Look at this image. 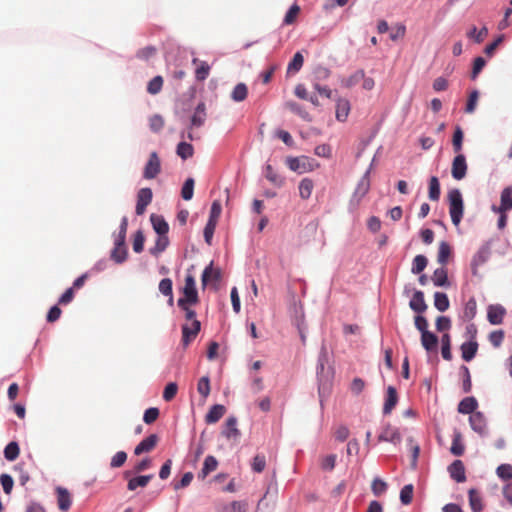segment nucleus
I'll use <instances>...</instances> for the list:
<instances>
[{
  "mask_svg": "<svg viewBox=\"0 0 512 512\" xmlns=\"http://www.w3.org/2000/svg\"><path fill=\"white\" fill-rule=\"evenodd\" d=\"M194 183L195 182L193 178H187L185 180L181 189V197L184 200L189 201L192 199L194 193Z\"/></svg>",
  "mask_w": 512,
  "mask_h": 512,
  "instance_id": "obj_47",
  "label": "nucleus"
},
{
  "mask_svg": "<svg viewBox=\"0 0 512 512\" xmlns=\"http://www.w3.org/2000/svg\"><path fill=\"white\" fill-rule=\"evenodd\" d=\"M153 229L159 235H167L169 231L168 223L160 215L152 214L150 217Z\"/></svg>",
  "mask_w": 512,
  "mask_h": 512,
  "instance_id": "obj_25",
  "label": "nucleus"
},
{
  "mask_svg": "<svg viewBox=\"0 0 512 512\" xmlns=\"http://www.w3.org/2000/svg\"><path fill=\"white\" fill-rule=\"evenodd\" d=\"M172 286H173V284H172V280L170 278L162 279L158 286L160 293L163 294L164 296L168 297V303L170 305H173V301H174Z\"/></svg>",
  "mask_w": 512,
  "mask_h": 512,
  "instance_id": "obj_35",
  "label": "nucleus"
},
{
  "mask_svg": "<svg viewBox=\"0 0 512 512\" xmlns=\"http://www.w3.org/2000/svg\"><path fill=\"white\" fill-rule=\"evenodd\" d=\"M57 501L58 507L61 511H68L72 504L71 496L67 489L58 487L57 488Z\"/></svg>",
  "mask_w": 512,
  "mask_h": 512,
  "instance_id": "obj_23",
  "label": "nucleus"
},
{
  "mask_svg": "<svg viewBox=\"0 0 512 512\" xmlns=\"http://www.w3.org/2000/svg\"><path fill=\"white\" fill-rule=\"evenodd\" d=\"M400 433L393 427L387 426L384 431L379 435L380 441L396 442L400 441Z\"/></svg>",
  "mask_w": 512,
  "mask_h": 512,
  "instance_id": "obj_41",
  "label": "nucleus"
},
{
  "mask_svg": "<svg viewBox=\"0 0 512 512\" xmlns=\"http://www.w3.org/2000/svg\"><path fill=\"white\" fill-rule=\"evenodd\" d=\"M299 12L300 7L296 3L292 4L285 13L283 23L292 24Z\"/></svg>",
  "mask_w": 512,
  "mask_h": 512,
  "instance_id": "obj_57",
  "label": "nucleus"
},
{
  "mask_svg": "<svg viewBox=\"0 0 512 512\" xmlns=\"http://www.w3.org/2000/svg\"><path fill=\"white\" fill-rule=\"evenodd\" d=\"M177 305L185 312V318L188 321H194L196 319V312L190 308L192 304L185 303L183 300H178Z\"/></svg>",
  "mask_w": 512,
  "mask_h": 512,
  "instance_id": "obj_59",
  "label": "nucleus"
},
{
  "mask_svg": "<svg viewBox=\"0 0 512 512\" xmlns=\"http://www.w3.org/2000/svg\"><path fill=\"white\" fill-rule=\"evenodd\" d=\"M158 442V436L156 434H151L145 439H143L134 449L135 455H141L143 453H148L152 451Z\"/></svg>",
  "mask_w": 512,
  "mask_h": 512,
  "instance_id": "obj_13",
  "label": "nucleus"
},
{
  "mask_svg": "<svg viewBox=\"0 0 512 512\" xmlns=\"http://www.w3.org/2000/svg\"><path fill=\"white\" fill-rule=\"evenodd\" d=\"M159 409L156 407L148 408L143 415V421L146 424L154 423L159 417Z\"/></svg>",
  "mask_w": 512,
  "mask_h": 512,
  "instance_id": "obj_62",
  "label": "nucleus"
},
{
  "mask_svg": "<svg viewBox=\"0 0 512 512\" xmlns=\"http://www.w3.org/2000/svg\"><path fill=\"white\" fill-rule=\"evenodd\" d=\"M471 428L480 435L487 433L486 419L482 412H475L469 417Z\"/></svg>",
  "mask_w": 512,
  "mask_h": 512,
  "instance_id": "obj_12",
  "label": "nucleus"
},
{
  "mask_svg": "<svg viewBox=\"0 0 512 512\" xmlns=\"http://www.w3.org/2000/svg\"><path fill=\"white\" fill-rule=\"evenodd\" d=\"M477 312V303L474 298H470L464 307L463 317L467 320H472Z\"/></svg>",
  "mask_w": 512,
  "mask_h": 512,
  "instance_id": "obj_51",
  "label": "nucleus"
},
{
  "mask_svg": "<svg viewBox=\"0 0 512 512\" xmlns=\"http://www.w3.org/2000/svg\"><path fill=\"white\" fill-rule=\"evenodd\" d=\"M222 436L228 440H236L240 437V431L237 428V418L234 416H230L226 419L222 432Z\"/></svg>",
  "mask_w": 512,
  "mask_h": 512,
  "instance_id": "obj_9",
  "label": "nucleus"
},
{
  "mask_svg": "<svg viewBox=\"0 0 512 512\" xmlns=\"http://www.w3.org/2000/svg\"><path fill=\"white\" fill-rule=\"evenodd\" d=\"M449 299L448 296L443 292H435L434 294V306L440 311L444 312L449 308Z\"/></svg>",
  "mask_w": 512,
  "mask_h": 512,
  "instance_id": "obj_39",
  "label": "nucleus"
},
{
  "mask_svg": "<svg viewBox=\"0 0 512 512\" xmlns=\"http://www.w3.org/2000/svg\"><path fill=\"white\" fill-rule=\"evenodd\" d=\"M465 451V445L462 440V434L455 430L452 440L450 452L455 456H462Z\"/></svg>",
  "mask_w": 512,
  "mask_h": 512,
  "instance_id": "obj_28",
  "label": "nucleus"
},
{
  "mask_svg": "<svg viewBox=\"0 0 512 512\" xmlns=\"http://www.w3.org/2000/svg\"><path fill=\"white\" fill-rule=\"evenodd\" d=\"M176 153L180 158H182L183 160H186L193 156L194 148H193L192 144H190V143L180 142L177 145Z\"/></svg>",
  "mask_w": 512,
  "mask_h": 512,
  "instance_id": "obj_42",
  "label": "nucleus"
},
{
  "mask_svg": "<svg viewBox=\"0 0 512 512\" xmlns=\"http://www.w3.org/2000/svg\"><path fill=\"white\" fill-rule=\"evenodd\" d=\"M327 362L326 358V349L325 347L322 348L321 355L318 360L317 365V375L319 379V397L320 401L322 402L324 398L328 397L331 392V379H330V373L325 370V364Z\"/></svg>",
  "mask_w": 512,
  "mask_h": 512,
  "instance_id": "obj_1",
  "label": "nucleus"
},
{
  "mask_svg": "<svg viewBox=\"0 0 512 512\" xmlns=\"http://www.w3.org/2000/svg\"><path fill=\"white\" fill-rule=\"evenodd\" d=\"M178 391V386L176 383L171 382L168 383L163 391V399L167 402L174 399Z\"/></svg>",
  "mask_w": 512,
  "mask_h": 512,
  "instance_id": "obj_61",
  "label": "nucleus"
},
{
  "mask_svg": "<svg viewBox=\"0 0 512 512\" xmlns=\"http://www.w3.org/2000/svg\"><path fill=\"white\" fill-rule=\"evenodd\" d=\"M478 407V402L474 397H466L458 404V412L461 414H473Z\"/></svg>",
  "mask_w": 512,
  "mask_h": 512,
  "instance_id": "obj_24",
  "label": "nucleus"
},
{
  "mask_svg": "<svg viewBox=\"0 0 512 512\" xmlns=\"http://www.w3.org/2000/svg\"><path fill=\"white\" fill-rule=\"evenodd\" d=\"M448 471L451 478L455 481L461 483L466 480L465 467L461 460H455L452 464H450Z\"/></svg>",
  "mask_w": 512,
  "mask_h": 512,
  "instance_id": "obj_15",
  "label": "nucleus"
},
{
  "mask_svg": "<svg viewBox=\"0 0 512 512\" xmlns=\"http://www.w3.org/2000/svg\"><path fill=\"white\" fill-rule=\"evenodd\" d=\"M127 257V249L125 243L115 241V246L111 252V258L116 263H122L126 260Z\"/></svg>",
  "mask_w": 512,
  "mask_h": 512,
  "instance_id": "obj_34",
  "label": "nucleus"
},
{
  "mask_svg": "<svg viewBox=\"0 0 512 512\" xmlns=\"http://www.w3.org/2000/svg\"><path fill=\"white\" fill-rule=\"evenodd\" d=\"M248 504L245 501H232L223 504L218 508V512H246Z\"/></svg>",
  "mask_w": 512,
  "mask_h": 512,
  "instance_id": "obj_29",
  "label": "nucleus"
},
{
  "mask_svg": "<svg viewBox=\"0 0 512 512\" xmlns=\"http://www.w3.org/2000/svg\"><path fill=\"white\" fill-rule=\"evenodd\" d=\"M398 402L397 391L393 386L387 388V395L383 406V413L390 414Z\"/></svg>",
  "mask_w": 512,
  "mask_h": 512,
  "instance_id": "obj_20",
  "label": "nucleus"
},
{
  "mask_svg": "<svg viewBox=\"0 0 512 512\" xmlns=\"http://www.w3.org/2000/svg\"><path fill=\"white\" fill-rule=\"evenodd\" d=\"M299 189V196L303 200H307L310 198L312 191L314 189V182L310 178H303L298 186Z\"/></svg>",
  "mask_w": 512,
  "mask_h": 512,
  "instance_id": "obj_33",
  "label": "nucleus"
},
{
  "mask_svg": "<svg viewBox=\"0 0 512 512\" xmlns=\"http://www.w3.org/2000/svg\"><path fill=\"white\" fill-rule=\"evenodd\" d=\"M428 196L432 201H438L440 198V183L436 176H432L429 180Z\"/></svg>",
  "mask_w": 512,
  "mask_h": 512,
  "instance_id": "obj_40",
  "label": "nucleus"
},
{
  "mask_svg": "<svg viewBox=\"0 0 512 512\" xmlns=\"http://www.w3.org/2000/svg\"><path fill=\"white\" fill-rule=\"evenodd\" d=\"M286 163L292 171L298 172L299 174L313 171L318 166L314 165L306 156L288 157Z\"/></svg>",
  "mask_w": 512,
  "mask_h": 512,
  "instance_id": "obj_4",
  "label": "nucleus"
},
{
  "mask_svg": "<svg viewBox=\"0 0 512 512\" xmlns=\"http://www.w3.org/2000/svg\"><path fill=\"white\" fill-rule=\"evenodd\" d=\"M169 239L167 235H159L155 241V245L150 248V253L154 256L161 254L168 246Z\"/></svg>",
  "mask_w": 512,
  "mask_h": 512,
  "instance_id": "obj_38",
  "label": "nucleus"
},
{
  "mask_svg": "<svg viewBox=\"0 0 512 512\" xmlns=\"http://www.w3.org/2000/svg\"><path fill=\"white\" fill-rule=\"evenodd\" d=\"M153 198V193L150 188H142L138 191L137 194V204H136V214L142 215L146 207L151 203Z\"/></svg>",
  "mask_w": 512,
  "mask_h": 512,
  "instance_id": "obj_8",
  "label": "nucleus"
},
{
  "mask_svg": "<svg viewBox=\"0 0 512 512\" xmlns=\"http://www.w3.org/2000/svg\"><path fill=\"white\" fill-rule=\"evenodd\" d=\"M304 58L300 52L294 54L292 60L288 64V73H297L303 66Z\"/></svg>",
  "mask_w": 512,
  "mask_h": 512,
  "instance_id": "obj_45",
  "label": "nucleus"
},
{
  "mask_svg": "<svg viewBox=\"0 0 512 512\" xmlns=\"http://www.w3.org/2000/svg\"><path fill=\"white\" fill-rule=\"evenodd\" d=\"M206 119V107L203 102L199 103L195 109V112L191 118V125L194 127H200L204 124Z\"/></svg>",
  "mask_w": 512,
  "mask_h": 512,
  "instance_id": "obj_30",
  "label": "nucleus"
},
{
  "mask_svg": "<svg viewBox=\"0 0 512 512\" xmlns=\"http://www.w3.org/2000/svg\"><path fill=\"white\" fill-rule=\"evenodd\" d=\"M144 242H145L144 234H143L142 231L138 230L134 234V238H133V250H134V252H136V253L142 252L143 248H144Z\"/></svg>",
  "mask_w": 512,
  "mask_h": 512,
  "instance_id": "obj_60",
  "label": "nucleus"
},
{
  "mask_svg": "<svg viewBox=\"0 0 512 512\" xmlns=\"http://www.w3.org/2000/svg\"><path fill=\"white\" fill-rule=\"evenodd\" d=\"M201 328L200 321L194 320L191 325L184 324L182 326V343L187 347L197 336Z\"/></svg>",
  "mask_w": 512,
  "mask_h": 512,
  "instance_id": "obj_7",
  "label": "nucleus"
},
{
  "mask_svg": "<svg viewBox=\"0 0 512 512\" xmlns=\"http://www.w3.org/2000/svg\"><path fill=\"white\" fill-rule=\"evenodd\" d=\"M369 180L367 178H362L357 185V188L353 195V200H356V203L359 204L361 199L367 194L369 191Z\"/></svg>",
  "mask_w": 512,
  "mask_h": 512,
  "instance_id": "obj_37",
  "label": "nucleus"
},
{
  "mask_svg": "<svg viewBox=\"0 0 512 512\" xmlns=\"http://www.w3.org/2000/svg\"><path fill=\"white\" fill-rule=\"evenodd\" d=\"M20 454V448H19V445L17 442H10L6 445L5 449H4V457L8 460V461H14L18 458Z\"/></svg>",
  "mask_w": 512,
  "mask_h": 512,
  "instance_id": "obj_43",
  "label": "nucleus"
},
{
  "mask_svg": "<svg viewBox=\"0 0 512 512\" xmlns=\"http://www.w3.org/2000/svg\"><path fill=\"white\" fill-rule=\"evenodd\" d=\"M506 310L501 305H490L487 310V319L492 325H499L503 322Z\"/></svg>",
  "mask_w": 512,
  "mask_h": 512,
  "instance_id": "obj_11",
  "label": "nucleus"
},
{
  "mask_svg": "<svg viewBox=\"0 0 512 512\" xmlns=\"http://www.w3.org/2000/svg\"><path fill=\"white\" fill-rule=\"evenodd\" d=\"M413 499V485H405L400 491V500L404 505H408Z\"/></svg>",
  "mask_w": 512,
  "mask_h": 512,
  "instance_id": "obj_58",
  "label": "nucleus"
},
{
  "mask_svg": "<svg viewBox=\"0 0 512 512\" xmlns=\"http://www.w3.org/2000/svg\"><path fill=\"white\" fill-rule=\"evenodd\" d=\"M247 94V86L244 83H239L234 87L231 97L234 101L241 102L246 99Z\"/></svg>",
  "mask_w": 512,
  "mask_h": 512,
  "instance_id": "obj_46",
  "label": "nucleus"
},
{
  "mask_svg": "<svg viewBox=\"0 0 512 512\" xmlns=\"http://www.w3.org/2000/svg\"><path fill=\"white\" fill-rule=\"evenodd\" d=\"M496 474L503 481L512 480V465L511 464L499 465L496 469Z\"/></svg>",
  "mask_w": 512,
  "mask_h": 512,
  "instance_id": "obj_55",
  "label": "nucleus"
},
{
  "mask_svg": "<svg viewBox=\"0 0 512 512\" xmlns=\"http://www.w3.org/2000/svg\"><path fill=\"white\" fill-rule=\"evenodd\" d=\"M221 279V271L218 268L213 267V262H211L203 271L201 276V283L203 288L208 285L210 281L218 282Z\"/></svg>",
  "mask_w": 512,
  "mask_h": 512,
  "instance_id": "obj_14",
  "label": "nucleus"
},
{
  "mask_svg": "<svg viewBox=\"0 0 512 512\" xmlns=\"http://www.w3.org/2000/svg\"><path fill=\"white\" fill-rule=\"evenodd\" d=\"M432 281H433L434 285L437 287L448 286L449 282H448L447 269L444 266L437 268L433 273Z\"/></svg>",
  "mask_w": 512,
  "mask_h": 512,
  "instance_id": "obj_31",
  "label": "nucleus"
},
{
  "mask_svg": "<svg viewBox=\"0 0 512 512\" xmlns=\"http://www.w3.org/2000/svg\"><path fill=\"white\" fill-rule=\"evenodd\" d=\"M494 212H507L512 210V187H506L501 192L500 206H493Z\"/></svg>",
  "mask_w": 512,
  "mask_h": 512,
  "instance_id": "obj_10",
  "label": "nucleus"
},
{
  "mask_svg": "<svg viewBox=\"0 0 512 512\" xmlns=\"http://www.w3.org/2000/svg\"><path fill=\"white\" fill-rule=\"evenodd\" d=\"M467 162L463 154L459 153L452 162L451 175L455 180H462L467 174Z\"/></svg>",
  "mask_w": 512,
  "mask_h": 512,
  "instance_id": "obj_6",
  "label": "nucleus"
},
{
  "mask_svg": "<svg viewBox=\"0 0 512 512\" xmlns=\"http://www.w3.org/2000/svg\"><path fill=\"white\" fill-rule=\"evenodd\" d=\"M388 485L385 481L380 478H374L371 484L372 493L379 497L386 492Z\"/></svg>",
  "mask_w": 512,
  "mask_h": 512,
  "instance_id": "obj_52",
  "label": "nucleus"
},
{
  "mask_svg": "<svg viewBox=\"0 0 512 512\" xmlns=\"http://www.w3.org/2000/svg\"><path fill=\"white\" fill-rule=\"evenodd\" d=\"M448 201L452 223L455 226H458L462 220L464 212V203L461 192L458 189L449 191Z\"/></svg>",
  "mask_w": 512,
  "mask_h": 512,
  "instance_id": "obj_2",
  "label": "nucleus"
},
{
  "mask_svg": "<svg viewBox=\"0 0 512 512\" xmlns=\"http://www.w3.org/2000/svg\"><path fill=\"white\" fill-rule=\"evenodd\" d=\"M365 74L363 70H358L354 74H352L350 77L343 79L342 84L343 86L350 88L354 85H356L360 80L364 78Z\"/></svg>",
  "mask_w": 512,
  "mask_h": 512,
  "instance_id": "obj_56",
  "label": "nucleus"
},
{
  "mask_svg": "<svg viewBox=\"0 0 512 512\" xmlns=\"http://www.w3.org/2000/svg\"><path fill=\"white\" fill-rule=\"evenodd\" d=\"M127 460V454L124 451L117 452L111 459L110 466L112 468H119L124 465Z\"/></svg>",
  "mask_w": 512,
  "mask_h": 512,
  "instance_id": "obj_63",
  "label": "nucleus"
},
{
  "mask_svg": "<svg viewBox=\"0 0 512 512\" xmlns=\"http://www.w3.org/2000/svg\"><path fill=\"white\" fill-rule=\"evenodd\" d=\"M460 349L463 360L469 362L475 357L478 351V343L474 340L464 342L461 345Z\"/></svg>",
  "mask_w": 512,
  "mask_h": 512,
  "instance_id": "obj_21",
  "label": "nucleus"
},
{
  "mask_svg": "<svg viewBox=\"0 0 512 512\" xmlns=\"http://www.w3.org/2000/svg\"><path fill=\"white\" fill-rule=\"evenodd\" d=\"M193 65L196 66L195 78L197 81H204L210 74L211 67L206 61H201L198 58L192 60Z\"/></svg>",
  "mask_w": 512,
  "mask_h": 512,
  "instance_id": "obj_17",
  "label": "nucleus"
},
{
  "mask_svg": "<svg viewBox=\"0 0 512 512\" xmlns=\"http://www.w3.org/2000/svg\"><path fill=\"white\" fill-rule=\"evenodd\" d=\"M266 466V458L264 455L257 454L253 458L252 469L254 472L261 473Z\"/></svg>",
  "mask_w": 512,
  "mask_h": 512,
  "instance_id": "obj_64",
  "label": "nucleus"
},
{
  "mask_svg": "<svg viewBox=\"0 0 512 512\" xmlns=\"http://www.w3.org/2000/svg\"><path fill=\"white\" fill-rule=\"evenodd\" d=\"M217 466V459L212 455H208L204 460L201 471L198 473V478L204 480L211 472L217 469Z\"/></svg>",
  "mask_w": 512,
  "mask_h": 512,
  "instance_id": "obj_22",
  "label": "nucleus"
},
{
  "mask_svg": "<svg viewBox=\"0 0 512 512\" xmlns=\"http://www.w3.org/2000/svg\"><path fill=\"white\" fill-rule=\"evenodd\" d=\"M350 113V103L347 99L340 98L336 103V119L340 122L346 121Z\"/></svg>",
  "mask_w": 512,
  "mask_h": 512,
  "instance_id": "obj_26",
  "label": "nucleus"
},
{
  "mask_svg": "<svg viewBox=\"0 0 512 512\" xmlns=\"http://www.w3.org/2000/svg\"><path fill=\"white\" fill-rule=\"evenodd\" d=\"M182 293L183 297L179 298L178 300H183L185 303L190 304H197L199 302L198 292L196 289V281L192 274L186 275Z\"/></svg>",
  "mask_w": 512,
  "mask_h": 512,
  "instance_id": "obj_3",
  "label": "nucleus"
},
{
  "mask_svg": "<svg viewBox=\"0 0 512 512\" xmlns=\"http://www.w3.org/2000/svg\"><path fill=\"white\" fill-rule=\"evenodd\" d=\"M421 344L426 351H435L438 345V337L430 331L423 333L421 335Z\"/></svg>",
  "mask_w": 512,
  "mask_h": 512,
  "instance_id": "obj_27",
  "label": "nucleus"
},
{
  "mask_svg": "<svg viewBox=\"0 0 512 512\" xmlns=\"http://www.w3.org/2000/svg\"><path fill=\"white\" fill-rule=\"evenodd\" d=\"M152 465V461L150 458H144L141 461H139L133 468L132 471H125L124 472V478H129L132 474H137L142 471L147 470Z\"/></svg>",
  "mask_w": 512,
  "mask_h": 512,
  "instance_id": "obj_44",
  "label": "nucleus"
},
{
  "mask_svg": "<svg viewBox=\"0 0 512 512\" xmlns=\"http://www.w3.org/2000/svg\"><path fill=\"white\" fill-rule=\"evenodd\" d=\"M452 249L449 243L446 241H442L439 244L437 261L442 266H445L448 263L449 258L451 257Z\"/></svg>",
  "mask_w": 512,
  "mask_h": 512,
  "instance_id": "obj_32",
  "label": "nucleus"
},
{
  "mask_svg": "<svg viewBox=\"0 0 512 512\" xmlns=\"http://www.w3.org/2000/svg\"><path fill=\"white\" fill-rule=\"evenodd\" d=\"M163 86V78L161 76H155L152 78L147 85V92L149 94H158Z\"/></svg>",
  "mask_w": 512,
  "mask_h": 512,
  "instance_id": "obj_53",
  "label": "nucleus"
},
{
  "mask_svg": "<svg viewBox=\"0 0 512 512\" xmlns=\"http://www.w3.org/2000/svg\"><path fill=\"white\" fill-rule=\"evenodd\" d=\"M441 343H442V347H441L442 357L445 360L450 361L452 359V353H451V340H450L449 334H444L442 336Z\"/></svg>",
  "mask_w": 512,
  "mask_h": 512,
  "instance_id": "obj_50",
  "label": "nucleus"
},
{
  "mask_svg": "<svg viewBox=\"0 0 512 512\" xmlns=\"http://www.w3.org/2000/svg\"><path fill=\"white\" fill-rule=\"evenodd\" d=\"M463 138H464V133H463L461 127L457 126L455 128V131H454V134H453L452 145H453L454 152H456L458 154L462 150Z\"/></svg>",
  "mask_w": 512,
  "mask_h": 512,
  "instance_id": "obj_48",
  "label": "nucleus"
},
{
  "mask_svg": "<svg viewBox=\"0 0 512 512\" xmlns=\"http://www.w3.org/2000/svg\"><path fill=\"white\" fill-rule=\"evenodd\" d=\"M161 172V160L157 152H151L143 170V177L147 180L156 178Z\"/></svg>",
  "mask_w": 512,
  "mask_h": 512,
  "instance_id": "obj_5",
  "label": "nucleus"
},
{
  "mask_svg": "<svg viewBox=\"0 0 512 512\" xmlns=\"http://www.w3.org/2000/svg\"><path fill=\"white\" fill-rule=\"evenodd\" d=\"M428 260L424 255H417L413 259L411 272L413 274H420L427 266Z\"/></svg>",
  "mask_w": 512,
  "mask_h": 512,
  "instance_id": "obj_49",
  "label": "nucleus"
},
{
  "mask_svg": "<svg viewBox=\"0 0 512 512\" xmlns=\"http://www.w3.org/2000/svg\"><path fill=\"white\" fill-rule=\"evenodd\" d=\"M226 408L224 405L215 404L213 405L205 416V422L207 424H214L218 422L225 414Z\"/></svg>",
  "mask_w": 512,
  "mask_h": 512,
  "instance_id": "obj_18",
  "label": "nucleus"
},
{
  "mask_svg": "<svg viewBox=\"0 0 512 512\" xmlns=\"http://www.w3.org/2000/svg\"><path fill=\"white\" fill-rule=\"evenodd\" d=\"M410 308L417 312V313H423L427 309V304L424 300V293L422 291H415L410 303Z\"/></svg>",
  "mask_w": 512,
  "mask_h": 512,
  "instance_id": "obj_19",
  "label": "nucleus"
},
{
  "mask_svg": "<svg viewBox=\"0 0 512 512\" xmlns=\"http://www.w3.org/2000/svg\"><path fill=\"white\" fill-rule=\"evenodd\" d=\"M197 391L203 397L207 398L210 394V379L208 376H203L199 379L197 384Z\"/></svg>",
  "mask_w": 512,
  "mask_h": 512,
  "instance_id": "obj_54",
  "label": "nucleus"
},
{
  "mask_svg": "<svg viewBox=\"0 0 512 512\" xmlns=\"http://www.w3.org/2000/svg\"><path fill=\"white\" fill-rule=\"evenodd\" d=\"M154 475H140L135 477H129L127 483V489L129 491H135L137 488H144L153 479Z\"/></svg>",
  "mask_w": 512,
  "mask_h": 512,
  "instance_id": "obj_16",
  "label": "nucleus"
},
{
  "mask_svg": "<svg viewBox=\"0 0 512 512\" xmlns=\"http://www.w3.org/2000/svg\"><path fill=\"white\" fill-rule=\"evenodd\" d=\"M469 504L473 512H481L483 509L482 498L475 489H470L468 492Z\"/></svg>",
  "mask_w": 512,
  "mask_h": 512,
  "instance_id": "obj_36",
  "label": "nucleus"
}]
</instances>
